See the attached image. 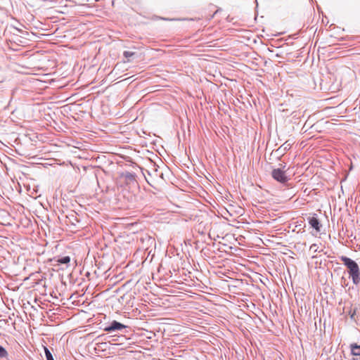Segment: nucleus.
Instances as JSON below:
<instances>
[{
  "mask_svg": "<svg viewBox=\"0 0 360 360\" xmlns=\"http://www.w3.org/2000/svg\"><path fill=\"white\" fill-rule=\"evenodd\" d=\"M309 223L310 226L316 230V232H320L321 225L316 217H310L309 219Z\"/></svg>",
  "mask_w": 360,
  "mask_h": 360,
  "instance_id": "nucleus-4",
  "label": "nucleus"
},
{
  "mask_svg": "<svg viewBox=\"0 0 360 360\" xmlns=\"http://www.w3.org/2000/svg\"><path fill=\"white\" fill-rule=\"evenodd\" d=\"M352 354L354 356H360V345L356 344L351 345Z\"/></svg>",
  "mask_w": 360,
  "mask_h": 360,
  "instance_id": "nucleus-5",
  "label": "nucleus"
},
{
  "mask_svg": "<svg viewBox=\"0 0 360 360\" xmlns=\"http://www.w3.org/2000/svg\"><path fill=\"white\" fill-rule=\"evenodd\" d=\"M272 176L274 179L281 183H284L288 180L285 172L281 168L273 169Z\"/></svg>",
  "mask_w": 360,
  "mask_h": 360,
  "instance_id": "nucleus-2",
  "label": "nucleus"
},
{
  "mask_svg": "<svg viewBox=\"0 0 360 360\" xmlns=\"http://www.w3.org/2000/svg\"><path fill=\"white\" fill-rule=\"evenodd\" d=\"M127 326L121 323H119L116 321H113L110 326L105 327L104 330L106 332H112L115 330H120L125 328Z\"/></svg>",
  "mask_w": 360,
  "mask_h": 360,
  "instance_id": "nucleus-3",
  "label": "nucleus"
},
{
  "mask_svg": "<svg viewBox=\"0 0 360 360\" xmlns=\"http://www.w3.org/2000/svg\"><path fill=\"white\" fill-rule=\"evenodd\" d=\"M318 249H319V246L316 245V244H312L310 248H309V250L311 251H312L313 252H318Z\"/></svg>",
  "mask_w": 360,
  "mask_h": 360,
  "instance_id": "nucleus-10",
  "label": "nucleus"
},
{
  "mask_svg": "<svg viewBox=\"0 0 360 360\" xmlns=\"http://www.w3.org/2000/svg\"><path fill=\"white\" fill-rule=\"evenodd\" d=\"M288 146H290V144H288V146H285V148H288Z\"/></svg>",
  "mask_w": 360,
  "mask_h": 360,
  "instance_id": "nucleus-13",
  "label": "nucleus"
},
{
  "mask_svg": "<svg viewBox=\"0 0 360 360\" xmlns=\"http://www.w3.org/2000/svg\"><path fill=\"white\" fill-rule=\"evenodd\" d=\"M288 146H290V144H288V146H285V148H288Z\"/></svg>",
  "mask_w": 360,
  "mask_h": 360,
  "instance_id": "nucleus-12",
  "label": "nucleus"
},
{
  "mask_svg": "<svg viewBox=\"0 0 360 360\" xmlns=\"http://www.w3.org/2000/svg\"><path fill=\"white\" fill-rule=\"evenodd\" d=\"M288 146H290V144H288V146H285V148H288Z\"/></svg>",
  "mask_w": 360,
  "mask_h": 360,
  "instance_id": "nucleus-14",
  "label": "nucleus"
},
{
  "mask_svg": "<svg viewBox=\"0 0 360 360\" xmlns=\"http://www.w3.org/2000/svg\"><path fill=\"white\" fill-rule=\"evenodd\" d=\"M44 352H45V356H46V360H54L53 357L51 354V352L49 351V349L48 348H46L45 347H44Z\"/></svg>",
  "mask_w": 360,
  "mask_h": 360,
  "instance_id": "nucleus-7",
  "label": "nucleus"
},
{
  "mask_svg": "<svg viewBox=\"0 0 360 360\" xmlns=\"http://www.w3.org/2000/svg\"><path fill=\"white\" fill-rule=\"evenodd\" d=\"M126 176L130 180H134V175L132 174L128 173Z\"/></svg>",
  "mask_w": 360,
  "mask_h": 360,
  "instance_id": "nucleus-11",
  "label": "nucleus"
},
{
  "mask_svg": "<svg viewBox=\"0 0 360 360\" xmlns=\"http://www.w3.org/2000/svg\"><path fill=\"white\" fill-rule=\"evenodd\" d=\"M340 259L348 269V273L353 283L358 284L360 281V270L356 262L346 256H342Z\"/></svg>",
  "mask_w": 360,
  "mask_h": 360,
  "instance_id": "nucleus-1",
  "label": "nucleus"
},
{
  "mask_svg": "<svg viewBox=\"0 0 360 360\" xmlns=\"http://www.w3.org/2000/svg\"><path fill=\"white\" fill-rule=\"evenodd\" d=\"M70 261V257L65 256L58 259V262L61 264H68Z\"/></svg>",
  "mask_w": 360,
  "mask_h": 360,
  "instance_id": "nucleus-8",
  "label": "nucleus"
},
{
  "mask_svg": "<svg viewBox=\"0 0 360 360\" xmlns=\"http://www.w3.org/2000/svg\"><path fill=\"white\" fill-rule=\"evenodd\" d=\"M8 354L6 350L0 345V357H5Z\"/></svg>",
  "mask_w": 360,
  "mask_h": 360,
  "instance_id": "nucleus-9",
  "label": "nucleus"
},
{
  "mask_svg": "<svg viewBox=\"0 0 360 360\" xmlns=\"http://www.w3.org/2000/svg\"><path fill=\"white\" fill-rule=\"evenodd\" d=\"M123 55H124V58H127L126 62H129V58L134 56L135 55V53L133 51H124Z\"/></svg>",
  "mask_w": 360,
  "mask_h": 360,
  "instance_id": "nucleus-6",
  "label": "nucleus"
}]
</instances>
